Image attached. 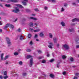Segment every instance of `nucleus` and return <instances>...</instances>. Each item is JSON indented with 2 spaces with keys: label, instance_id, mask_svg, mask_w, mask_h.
<instances>
[{
  "label": "nucleus",
  "instance_id": "obj_17",
  "mask_svg": "<svg viewBox=\"0 0 79 79\" xmlns=\"http://www.w3.org/2000/svg\"><path fill=\"white\" fill-rule=\"evenodd\" d=\"M2 74L4 76L7 75V72L6 71H5L4 72L2 73Z\"/></svg>",
  "mask_w": 79,
  "mask_h": 79
},
{
  "label": "nucleus",
  "instance_id": "obj_60",
  "mask_svg": "<svg viewBox=\"0 0 79 79\" xmlns=\"http://www.w3.org/2000/svg\"><path fill=\"white\" fill-rule=\"evenodd\" d=\"M73 5H76V3H72Z\"/></svg>",
  "mask_w": 79,
  "mask_h": 79
},
{
  "label": "nucleus",
  "instance_id": "obj_1",
  "mask_svg": "<svg viewBox=\"0 0 79 79\" xmlns=\"http://www.w3.org/2000/svg\"><path fill=\"white\" fill-rule=\"evenodd\" d=\"M6 40L7 42V44H8V46L10 47L11 45V43L10 38L8 37H6Z\"/></svg>",
  "mask_w": 79,
  "mask_h": 79
},
{
  "label": "nucleus",
  "instance_id": "obj_15",
  "mask_svg": "<svg viewBox=\"0 0 79 79\" xmlns=\"http://www.w3.org/2000/svg\"><path fill=\"white\" fill-rule=\"evenodd\" d=\"M40 31V29H37L36 30H34V32H39Z\"/></svg>",
  "mask_w": 79,
  "mask_h": 79
},
{
  "label": "nucleus",
  "instance_id": "obj_14",
  "mask_svg": "<svg viewBox=\"0 0 79 79\" xmlns=\"http://www.w3.org/2000/svg\"><path fill=\"white\" fill-rule=\"evenodd\" d=\"M9 27H10V28H11L12 29H14V28L15 27H14V26H13L12 24H10Z\"/></svg>",
  "mask_w": 79,
  "mask_h": 79
},
{
  "label": "nucleus",
  "instance_id": "obj_42",
  "mask_svg": "<svg viewBox=\"0 0 79 79\" xmlns=\"http://www.w3.org/2000/svg\"><path fill=\"white\" fill-rule=\"evenodd\" d=\"M70 61H73V60H74V59H73V57H71V58H70Z\"/></svg>",
  "mask_w": 79,
  "mask_h": 79
},
{
  "label": "nucleus",
  "instance_id": "obj_11",
  "mask_svg": "<svg viewBox=\"0 0 79 79\" xmlns=\"http://www.w3.org/2000/svg\"><path fill=\"white\" fill-rule=\"evenodd\" d=\"M61 24L62 26H65V23L64 22L62 21L61 22Z\"/></svg>",
  "mask_w": 79,
  "mask_h": 79
},
{
  "label": "nucleus",
  "instance_id": "obj_2",
  "mask_svg": "<svg viewBox=\"0 0 79 79\" xmlns=\"http://www.w3.org/2000/svg\"><path fill=\"white\" fill-rule=\"evenodd\" d=\"M33 60H34L32 58H31L30 60V64L29 65L30 67H32V64H33V62H34Z\"/></svg>",
  "mask_w": 79,
  "mask_h": 79
},
{
  "label": "nucleus",
  "instance_id": "obj_29",
  "mask_svg": "<svg viewBox=\"0 0 79 79\" xmlns=\"http://www.w3.org/2000/svg\"><path fill=\"white\" fill-rule=\"evenodd\" d=\"M20 39L21 40H23V36H22V35H20Z\"/></svg>",
  "mask_w": 79,
  "mask_h": 79
},
{
  "label": "nucleus",
  "instance_id": "obj_58",
  "mask_svg": "<svg viewBox=\"0 0 79 79\" xmlns=\"http://www.w3.org/2000/svg\"><path fill=\"white\" fill-rule=\"evenodd\" d=\"M52 2H53V3L55 2V0H52Z\"/></svg>",
  "mask_w": 79,
  "mask_h": 79
},
{
  "label": "nucleus",
  "instance_id": "obj_50",
  "mask_svg": "<svg viewBox=\"0 0 79 79\" xmlns=\"http://www.w3.org/2000/svg\"><path fill=\"white\" fill-rule=\"evenodd\" d=\"M38 53H42V52L40 50H39L38 51Z\"/></svg>",
  "mask_w": 79,
  "mask_h": 79
},
{
  "label": "nucleus",
  "instance_id": "obj_26",
  "mask_svg": "<svg viewBox=\"0 0 79 79\" xmlns=\"http://www.w3.org/2000/svg\"><path fill=\"white\" fill-rule=\"evenodd\" d=\"M32 56L31 55H28L27 57V59H29V58H31Z\"/></svg>",
  "mask_w": 79,
  "mask_h": 79
},
{
  "label": "nucleus",
  "instance_id": "obj_48",
  "mask_svg": "<svg viewBox=\"0 0 79 79\" xmlns=\"http://www.w3.org/2000/svg\"><path fill=\"white\" fill-rule=\"evenodd\" d=\"M0 1L1 2H6L5 0H0Z\"/></svg>",
  "mask_w": 79,
  "mask_h": 79
},
{
  "label": "nucleus",
  "instance_id": "obj_46",
  "mask_svg": "<svg viewBox=\"0 0 79 79\" xmlns=\"http://www.w3.org/2000/svg\"><path fill=\"white\" fill-rule=\"evenodd\" d=\"M64 11V9L63 8H61V11Z\"/></svg>",
  "mask_w": 79,
  "mask_h": 79
},
{
  "label": "nucleus",
  "instance_id": "obj_41",
  "mask_svg": "<svg viewBox=\"0 0 79 79\" xmlns=\"http://www.w3.org/2000/svg\"><path fill=\"white\" fill-rule=\"evenodd\" d=\"M76 48H79V45H77L76 46Z\"/></svg>",
  "mask_w": 79,
  "mask_h": 79
},
{
  "label": "nucleus",
  "instance_id": "obj_64",
  "mask_svg": "<svg viewBox=\"0 0 79 79\" xmlns=\"http://www.w3.org/2000/svg\"><path fill=\"white\" fill-rule=\"evenodd\" d=\"M36 41H39V39H36Z\"/></svg>",
  "mask_w": 79,
  "mask_h": 79
},
{
  "label": "nucleus",
  "instance_id": "obj_6",
  "mask_svg": "<svg viewBox=\"0 0 79 79\" xmlns=\"http://www.w3.org/2000/svg\"><path fill=\"white\" fill-rule=\"evenodd\" d=\"M53 41L55 44H56L57 43V39L56 38H53Z\"/></svg>",
  "mask_w": 79,
  "mask_h": 79
},
{
  "label": "nucleus",
  "instance_id": "obj_61",
  "mask_svg": "<svg viewBox=\"0 0 79 79\" xmlns=\"http://www.w3.org/2000/svg\"><path fill=\"white\" fill-rule=\"evenodd\" d=\"M64 6H67V5L66 4H64Z\"/></svg>",
  "mask_w": 79,
  "mask_h": 79
},
{
  "label": "nucleus",
  "instance_id": "obj_59",
  "mask_svg": "<svg viewBox=\"0 0 79 79\" xmlns=\"http://www.w3.org/2000/svg\"><path fill=\"white\" fill-rule=\"evenodd\" d=\"M77 79V77H75L73 78V79Z\"/></svg>",
  "mask_w": 79,
  "mask_h": 79
},
{
  "label": "nucleus",
  "instance_id": "obj_8",
  "mask_svg": "<svg viewBox=\"0 0 79 79\" xmlns=\"http://www.w3.org/2000/svg\"><path fill=\"white\" fill-rule=\"evenodd\" d=\"M9 2H13L14 3H16V2H18L17 0H9Z\"/></svg>",
  "mask_w": 79,
  "mask_h": 79
},
{
  "label": "nucleus",
  "instance_id": "obj_27",
  "mask_svg": "<svg viewBox=\"0 0 79 79\" xmlns=\"http://www.w3.org/2000/svg\"><path fill=\"white\" fill-rule=\"evenodd\" d=\"M5 6L7 7H10L11 6L10 4H6Z\"/></svg>",
  "mask_w": 79,
  "mask_h": 79
},
{
  "label": "nucleus",
  "instance_id": "obj_7",
  "mask_svg": "<svg viewBox=\"0 0 79 79\" xmlns=\"http://www.w3.org/2000/svg\"><path fill=\"white\" fill-rule=\"evenodd\" d=\"M79 21V19H78L77 18H75L74 19H73L72 20V22H75V21Z\"/></svg>",
  "mask_w": 79,
  "mask_h": 79
},
{
  "label": "nucleus",
  "instance_id": "obj_39",
  "mask_svg": "<svg viewBox=\"0 0 79 79\" xmlns=\"http://www.w3.org/2000/svg\"><path fill=\"white\" fill-rule=\"evenodd\" d=\"M69 31H70V32H73V29H69Z\"/></svg>",
  "mask_w": 79,
  "mask_h": 79
},
{
  "label": "nucleus",
  "instance_id": "obj_51",
  "mask_svg": "<svg viewBox=\"0 0 79 79\" xmlns=\"http://www.w3.org/2000/svg\"><path fill=\"white\" fill-rule=\"evenodd\" d=\"M56 45H57V47H58V48H59V47L60 46V44H57Z\"/></svg>",
  "mask_w": 79,
  "mask_h": 79
},
{
  "label": "nucleus",
  "instance_id": "obj_54",
  "mask_svg": "<svg viewBox=\"0 0 79 79\" xmlns=\"http://www.w3.org/2000/svg\"><path fill=\"white\" fill-rule=\"evenodd\" d=\"M8 28L6 26L4 27V29H6V28Z\"/></svg>",
  "mask_w": 79,
  "mask_h": 79
},
{
  "label": "nucleus",
  "instance_id": "obj_63",
  "mask_svg": "<svg viewBox=\"0 0 79 79\" xmlns=\"http://www.w3.org/2000/svg\"><path fill=\"white\" fill-rule=\"evenodd\" d=\"M6 64H8V62H6Z\"/></svg>",
  "mask_w": 79,
  "mask_h": 79
},
{
  "label": "nucleus",
  "instance_id": "obj_20",
  "mask_svg": "<svg viewBox=\"0 0 79 79\" xmlns=\"http://www.w3.org/2000/svg\"><path fill=\"white\" fill-rule=\"evenodd\" d=\"M22 3H23V5L24 6H26L27 5V3L24 1H23L22 2Z\"/></svg>",
  "mask_w": 79,
  "mask_h": 79
},
{
  "label": "nucleus",
  "instance_id": "obj_28",
  "mask_svg": "<svg viewBox=\"0 0 79 79\" xmlns=\"http://www.w3.org/2000/svg\"><path fill=\"white\" fill-rule=\"evenodd\" d=\"M14 55L15 56H17V55H18V52H15L14 53Z\"/></svg>",
  "mask_w": 79,
  "mask_h": 79
},
{
  "label": "nucleus",
  "instance_id": "obj_34",
  "mask_svg": "<svg viewBox=\"0 0 79 79\" xmlns=\"http://www.w3.org/2000/svg\"><path fill=\"white\" fill-rule=\"evenodd\" d=\"M47 57H50V55H49V52H47Z\"/></svg>",
  "mask_w": 79,
  "mask_h": 79
},
{
  "label": "nucleus",
  "instance_id": "obj_35",
  "mask_svg": "<svg viewBox=\"0 0 79 79\" xmlns=\"http://www.w3.org/2000/svg\"><path fill=\"white\" fill-rule=\"evenodd\" d=\"M46 61L45 60H43L42 63H46Z\"/></svg>",
  "mask_w": 79,
  "mask_h": 79
},
{
  "label": "nucleus",
  "instance_id": "obj_38",
  "mask_svg": "<svg viewBox=\"0 0 79 79\" xmlns=\"http://www.w3.org/2000/svg\"><path fill=\"white\" fill-rule=\"evenodd\" d=\"M10 24H6V26L7 27H10Z\"/></svg>",
  "mask_w": 79,
  "mask_h": 79
},
{
  "label": "nucleus",
  "instance_id": "obj_40",
  "mask_svg": "<svg viewBox=\"0 0 79 79\" xmlns=\"http://www.w3.org/2000/svg\"><path fill=\"white\" fill-rule=\"evenodd\" d=\"M54 61V59H51V60H50V62H51V63H52V62H53Z\"/></svg>",
  "mask_w": 79,
  "mask_h": 79
},
{
  "label": "nucleus",
  "instance_id": "obj_21",
  "mask_svg": "<svg viewBox=\"0 0 79 79\" xmlns=\"http://www.w3.org/2000/svg\"><path fill=\"white\" fill-rule=\"evenodd\" d=\"M29 31H31V32H33V31H34V29H33V28H29Z\"/></svg>",
  "mask_w": 79,
  "mask_h": 79
},
{
  "label": "nucleus",
  "instance_id": "obj_43",
  "mask_svg": "<svg viewBox=\"0 0 79 79\" xmlns=\"http://www.w3.org/2000/svg\"><path fill=\"white\" fill-rule=\"evenodd\" d=\"M17 31L18 32H21V29L19 28L18 29Z\"/></svg>",
  "mask_w": 79,
  "mask_h": 79
},
{
  "label": "nucleus",
  "instance_id": "obj_47",
  "mask_svg": "<svg viewBox=\"0 0 79 79\" xmlns=\"http://www.w3.org/2000/svg\"><path fill=\"white\" fill-rule=\"evenodd\" d=\"M3 77L2 75H1L0 76V79H3Z\"/></svg>",
  "mask_w": 79,
  "mask_h": 79
},
{
  "label": "nucleus",
  "instance_id": "obj_23",
  "mask_svg": "<svg viewBox=\"0 0 79 79\" xmlns=\"http://www.w3.org/2000/svg\"><path fill=\"white\" fill-rule=\"evenodd\" d=\"M3 78L5 79H6L7 78H8V75H7L5 76H4L3 77Z\"/></svg>",
  "mask_w": 79,
  "mask_h": 79
},
{
  "label": "nucleus",
  "instance_id": "obj_12",
  "mask_svg": "<svg viewBox=\"0 0 79 79\" xmlns=\"http://www.w3.org/2000/svg\"><path fill=\"white\" fill-rule=\"evenodd\" d=\"M76 41L77 42V43H78L79 44V37H77L76 38Z\"/></svg>",
  "mask_w": 79,
  "mask_h": 79
},
{
  "label": "nucleus",
  "instance_id": "obj_62",
  "mask_svg": "<svg viewBox=\"0 0 79 79\" xmlns=\"http://www.w3.org/2000/svg\"><path fill=\"white\" fill-rule=\"evenodd\" d=\"M2 32V29H0V32Z\"/></svg>",
  "mask_w": 79,
  "mask_h": 79
},
{
  "label": "nucleus",
  "instance_id": "obj_19",
  "mask_svg": "<svg viewBox=\"0 0 79 79\" xmlns=\"http://www.w3.org/2000/svg\"><path fill=\"white\" fill-rule=\"evenodd\" d=\"M29 25L31 27H33L34 25H33V23L31 22L29 23Z\"/></svg>",
  "mask_w": 79,
  "mask_h": 79
},
{
  "label": "nucleus",
  "instance_id": "obj_37",
  "mask_svg": "<svg viewBox=\"0 0 79 79\" xmlns=\"http://www.w3.org/2000/svg\"><path fill=\"white\" fill-rule=\"evenodd\" d=\"M19 63L20 65H22V64H23V62H22V61H20L19 62Z\"/></svg>",
  "mask_w": 79,
  "mask_h": 79
},
{
  "label": "nucleus",
  "instance_id": "obj_5",
  "mask_svg": "<svg viewBox=\"0 0 79 79\" xmlns=\"http://www.w3.org/2000/svg\"><path fill=\"white\" fill-rule=\"evenodd\" d=\"M49 45H48V47L50 48H52V46H53L54 45L53 44V43H49Z\"/></svg>",
  "mask_w": 79,
  "mask_h": 79
},
{
  "label": "nucleus",
  "instance_id": "obj_53",
  "mask_svg": "<svg viewBox=\"0 0 79 79\" xmlns=\"http://www.w3.org/2000/svg\"><path fill=\"white\" fill-rule=\"evenodd\" d=\"M30 45H32V41H31L30 43Z\"/></svg>",
  "mask_w": 79,
  "mask_h": 79
},
{
  "label": "nucleus",
  "instance_id": "obj_18",
  "mask_svg": "<svg viewBox=\"0 0 79 79\" xmlns=\"http://www.w3.org/2000/svg\"><path fill=\"white\" fill-rule=\"evenodd\" d=\"M17 6H19V7H20V8H24V7H23V6L20 4H17Z\"/></svg>",
  "mask_w": 79,
  "mask_h": 79
},
{
  "label": "nucleus",
  "instance_id": "obj_25",
  "mask_svg": "<svg viewBox=\"0 0 79 79\" xmlns=\"http://www.w3.org/2000/svg\"><path fill=\"white\" fill-rule=\"evenodd\" d=\"M62 58H63V59H66V56L63 55L62 56Z\"/></svg>",
  "mask_w": 79,
  "mask_h": 79
},
{
  "label": "nucleus",
  "instance_id": "obj_22",
  "mask_svg": "<svg viewBox=\"0 0 79 79\" xmlns=\"http://www.w3.org/2000/svg\"><path fill=\"white\" fill-rule=\"evenodd\" d=\"M49 37L52 39L53 37V35L52 33H49Z\"/></svg>",
  "mask_w": 79,
  "mask_h": 79
},
{
  "label": "nucleus",
  "instance_id": "obj_33",
  "mask_svg": "<svg viewBox=\"0 0 79 79\" xmlns=\"http://www.w3.org/2000/svg\"><path fill=\"white\" fill-rule=\"evenodd\" d=\"M31 34H29L28 35V38H30L31 37Z\"/></svg>",
  "mask_w": 79,
  "mask_h": 79
},
{
  "label": "nucleus",
  "instance_id": "obj_13",
  "mask_svg": "<svg viewBox=\"0 0 79 79\" xmlns=\"http://www.w3.org/2000/svg\"><path fill=\"white\" fill-rule=\"evenodd\" d=\"M29 18L30 19H33V20H35V21H36V20H37V18H35L31 17Z\"/></svg>",
  "mask_w": 79,
  "mask_h": 79
},
{
  "label": "nucleus",
  "instance_id": "obj_4",
  "mask_svg": "<svg viewBox=\"0 0 79 79\" xmlns=\"http://www.w3.org/2000/svg\"><path fill=\"white\" fill-rule=\"evenodd\" d=\"M63 47L66 50H68V49H69V46L67 44L64 45Z\"/></svg>",
  "mask_w": 79,
  "mask_h": 79
},
{
  "label": "nucleus",
  "instance_id": "obj_56",
  "mask_svg": "<svg viewBox=\"0 0 79 79\" xmlns=\"http://www.w3.org/2000/svg\"><path fill=\"white\" fill-rule=\"evenodd\" d=\"M79 75V73H77L75 74V76H78V75Z\"/></svg>",
  "mask_w": 79,
  "mask_h": 79
},
{
  "label": "nucleus",
  "instance_id": "obj_10",
  "mask_svg": "<svg viewBox=\"0 0 79 79\" xmlns=\"http://www.w3.org/2000/svg\"><path fill=\"white\" fill-rule=\"evenodd\" d=\"M44 35V33L42 32H41L40 34V36L41 37H43Z\"/></svg>",
  "mask_w": 79,
  "mask_h": 79
},
{
  "label": "nucleus",
  "instance_id": "obj_57",
  "mask_svg": "<svg viewBox=\"0 0 79 79\" xmlns=\"http://www.w3.org/2000/svg\"><path fill=\"white\" fill-rule=\"evenodd\" d=\"M0 25H2V22L1 21H0Z\"/></svg>",
  "mask_w": 79,
  "mask_h": 79
},
{
  "label": "nucleus",
  "instance_id": "obj_31",
  "mask_svg": "<svg viewBox=\"0 0 79 79\" xmlns=\"http://www.w3.org/2000/svg\"><path fill=\"white\" fill-rule=\"evenodd\" d=\"M57 68L60 67V62L58 63L57 64Z\"/></svg>",
  "mask_w": 79,
  "mask_h": 79
},
{
  "label": "nucleus",
  "instance_id": "obj_45",
  "mask_svg": "<svg viewBox=\"0 0 79 79\" xmlns=\"http://www.w3.org/2000/svg\"><path fill=\"white\" fill-rule=\"evenodd\" d=\"M66 74V72H63V75H65V74Z\"/></svg>",
  "mask_w": 79,
  "mask_h": 79
},
{
  "label": "nucleus",
  "instance_id": "obj_36",
  "mask_svg": "<svg viewBox=\"0 0 79 79\" xmlns=\"http://www.w3.org/2000/svg\"><path fill=\"white\" fill-rule=\"evenodd\" d=\"M38 37V35L37 34H35V35L34 36V38L35 39V38H37Z\"/></svg>",
  "mask_w": 79,
  "mask_h": 79
},
{
  "label": "nucleus",
  "instance_id": "obj_44",
  "mask_svg": "<svg viewBox=\"0 0 79 79\" xmlns=\"http://www.w3.org/2000/svg\"><path fill=\"white\" fill-rule=\"evenodd\" d=\"M35 11H39V9H35Z\"/></svg>",
  "mask_w": 79,
  "mask_h": 79
},
{
  "label": "nucleus",
  "instance_id": "obj_30",
  "mask_svg": "<svg viewBox=\"0 0 79 79\" xmlns=\"http://www.w3.org/2000/svg\"><path fill=\"white\" fill-rule=\"evenodd\" d=\"M50 76L51 77H52V78H53V77L54 76L53 75V74H51L50 75Z\"/></svg>",
  "mask_w": 79,
  "mask_h": 79
},
{
  "label": "nucleus",
  "instance_id": "obj_55",
  "mask_svg": "<svg viewBox=\"0 0 79 79\" xmlns=\"http://www.w3.org/2000/svg\"><path fill=\"white\" fill-rule=\"evenodd\" d=\"M42 57H39L38 58L39 60H40L41 59H42Z\"/></svg>",
  "mask_w": 79,
  "mask_h": 79
},
{
  "label": "nucleus",
  "instance_id": "obj_3",
  "mask_svg": "<svg viewBox=\"0 0 79 79\" xmlns=\"http://www.w3.org/2000/svg\"><path fill=\"white\" fill-rule=\"evenodd\" d=\"M19 11V10L18 9L17 7H15V10H12V12L14 13H18Z\"/></svg>",
  "mask_w": 79,
  "mask_h": 79
},
{
  "label": "nucleus",
  "instance_id": "obj_32",
  "mask_svg": "<svg viewBox=\"0 0 79 79\" xmlns=\"http://www.w3.org/2000/svg\"><path fill=\"white\" fill-rule=\"evenodd\" d=\"M26 51H27V52H31V49H27Z\"/></svg>",
  "mask_w": 79,
  "mask_h": 79
},
{
  "label": "nucleus",
  "instance_id": "obj_16",
  "mask_svg": "<svg viewBox=\"0 0 79 79\" xmlns=\"http://www.w3.org/2000/svg\"><path fill=\"white\" fill-rule=\"evenodd\" d=\"M8 58V55L6 56H5V58H4V59L3 60L4 61H5Z\"/></svg>",
  "mask_w": 79,
  "mask_h": 79
},
{
  "label": "nucleus",
  "instance_id": "obj_49",
  "mask_svg": "<svg viewBox=\"0 0 79 79\" xmlns=\"http://www.w3.org/2000/svg\"><path fill=\"white\" fill-rule=\"evenodd\" d=\"M26 11H27V12H29V11H30V10L29 9H26Z\"/></svg>",
  "mask_w": 79,
  "mask_h": 79
},
{
  "label": "nucleus",
  "instance_id": "obj_9",
  "mask_svg": "<svg viewBox=\"0 0 79 79\" xmlns=\"http://www.w3.org/2000/svg\"><path fill=\"white\" fill-rule=\"evenodd\" d=\"M4 55V54L3 53H2L0 56V58L1 60H3V56Z\"/></svg>",
  "mask_w": 79,
  "mask_h": 79
},
{
  "label": "nucleus",
  "instance_id": "obj_52",
  "mask_svg": "<svg viewBox=\"0 0 79 79\" xmlns=\"http://www.w3.org/2000/svg\"><path fill=\"white\" fill-rule=\"evenodd\" d=\"M44 9L45 10H47V9H48V7L47 6L45 7Z\"/></svg>",
  "mask_w": 79,
  "mask_h": 79
},
{
  "label": "nucleus",
  "instance_id": "obj_24",
  "mask_svg": "<svg viewBox=\"0 0 79 79\" xmlns=\"http://www.w3.org/2000/svg\"><path fill=\"white\" fill-rule=\"evenodd\" d=\"M22 75L23 76H27V73H22Z\"/></svg>",
  "mask_w": 79,
  "mask_h": 79
}]
</instances>
